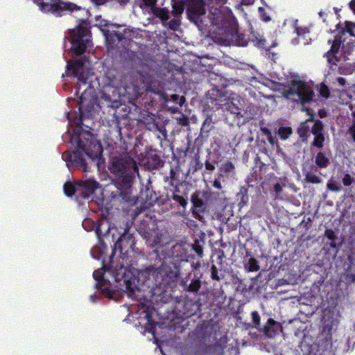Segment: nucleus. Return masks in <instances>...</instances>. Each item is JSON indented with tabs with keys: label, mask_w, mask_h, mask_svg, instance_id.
Returning <instances> with one entry per match:
<instances>
[{
	"label": "nucleus",
	"mask_w": 355,
	"mask_h": 355,
	"mask_svg": "<svg viewBox=\"0 0 355 355\" xmlns=\"http://www.w3.org/2000/svg\"><path fill=\"white\" fill-rule=\"evenodd\" d=\"M156 252L159 253V250ZM160 254L162 257L157 254L158 261L156 259L155 266H150L139 272L137 277L122 264H116L114 267L112 272L114 279L121 286H125L124 291L129 297L137 299L138 295L136 293L144 290V287L154 288L163 284L164 281L168 283L179 277L180 267L178 261H174V259L164 253L163 250H161Z\"/></svg>",
	"instance_id": "f257e3e1"
},
{
	"label": "nucleus",
	"mask_w": 355,
	"mask_h": 355,
	"mask_svg": "<svg viewBox=\"0 0 355 355\" xmlns=\"http://www.w3.org/2000/svg\"><path fill=\"white\" fill-rule=\"evenodd\" d=\"M67 71H71L78 79L76 94L79 98L78 110L82 121L84 116L93 109L96 94L93 83L97 77L92 69L85 67L82 58L67 61Z\"/></svg>",
	"instance_id": "f03ea898"
},
{
	"label": "nucleus",
	"mask_w": 355,
	"mask_h": 355,
	"mask_svg": "<svg viewBox=\"0 0 355 355\" xmlns=\"http://www.w3.org/2000/svg\"><path fill=\"white\" fill-rule=\"evenodd\" d=\"M71 139H74L76 144L75 150L72 153L64 152L62 158L69 168L80 167L84 172H87L86 157L93 162L98 161L102 156V145L90 131L75 132Z\"/></svg>",
	"instance_id": "7ed1b4c3"
},
{
	"label": "nucleus",
	"mask_w": 355,
	"mask_h": 355,
	"mask_svg": "<svg viewBox=\"0 0 355 355\" xmlns=\"http://www.w3.org/2000/svg\"><path fill=\"white\" fill-rule=\"evenodd\" d=\"M108 170L115 178V184H120L125 188L132 187L135 174L139 173L135 160L123 155L110 157Z\"/></svg>",
	"instance_id": "20e7f679"
},
{
	"label": "nucleus",
	"mask_w": 355,
	"mask_h": 355,
	"mask_svg": "<svg viewBox=\"0 0 355 355\" xmlns=\"http://www.w3.org/2000/svg\"><path fill=\"white\" fill-rule=\"evenodd\" d=\"M290 78V99L300 101L302 105L311 101L313 96L311 87L297 76L292 75Z\"/></svg>",
	"instance_id": "39448f33"
},
{
	"label": "nucleus",
	"mask_w": 355,
	"mask_h": 355,
	"mask_svg": "<svg viewBox=\"0 0 355 355\" xmlns=\"http://www.w3.org/2000/svg\"><path fill=\"white\" fill-rule=\"evenodd\" d=\"M40 8L44 12H50L56 16H62L64 11H77L81 8L71 2H64L62 0H51L50 2H40Z\"/></svg>",
	"instance_id": "423d86ee"
},
{
	"label": "nucleus",
	"mask_w": 355,
	"mask_h": 355,
	"mask_svg": "<svg viewBox=\"0 0 355 355\" xmlns=\"http://www.w3.org/2000/svg\"><path fill=\"white\" fill-rule=\"evenodd\" d=\"M87 33V29L83 26H79L71 32V50L76 55H83L89 45V40L86 38Z\"/></svg>",
	"instance_id": "0eeeda50"
},
{
	"label": "nucleus",
	"mask_w": 355,
	"mask_h": 355,
	"mask_svg": "<svg viewBox=\"0 0 355 355\" xmlns=\"http://www.w3.org/2000/svg\"><path fill=\"white\" fill-rule=\"evenodd\" d=\"M245 101L238 95H233L224 105L225 110L233 115L235 121H240L245 116Z\"/></svg>",
	"instance_id": "6e6552de"
},
{
	"label": "nucleus",
	"mask_w": 355,
	"mask_h": 355,
	"mask_svg": "<svg viewBox=\"0 0 355 355\" xmlns=\"http://www.w3.org/2000/svg\"><path fill=\"white\" fill-rule=\"evenodd\" d=\"M208 18L213 26L220 31H226L230 26V19L227 13L222 9L212 7L210 9Z\"/></svg>",
	"instance_id": "1a4fd4ad"
},
{
	"label": "nucleus",
	"mask_w": 355,
	"mask_h": 355,
	"mask_svg": "<svg viewBox=\"0 0 355 355\" xmlns=\"http://www.w3.org/2000/svg\"><path fill=\"white\" fill-rule=\"evenodd\" d=\"M191 202L192 204L191 211L193 216L200 222H205L204 214L209 211L205 202L200 198L198 192L191 194Z\"/></svg>",
	"instance_id": "9d476101"
},
{
	"label": "nucleus",
	"mask_w": 355,
	"mask_h": 355,
	"mask_svg": "<svg viewBox=\"0 0 355 355\" xmlns=\"http://www.w3.org/2000/svg\"><path fill=\"white\" fill-rule=\"evenodd\" d=\"M135 245L133 234L129 231V227H126L123 233L114 243V250H119L121 254L128 253L130 250H132Z\"/></svg>",
	"instance_id": "9b49d317"
},
{
	"label": "nucleus",
	"mask_w": 355,
	"mask_h": 355,
	"mask_svg": "<svg viewBox=\"0 0 355 355\" xmlns=\"http://www.w3.org/2000/svg\"><path fill=\"white\" fill-rule=\"evenodd\" d=\"M98 187V183L92 180L78 182L76 198L78 200L87 199L94 193Z\"/></svg>",
	"instance_id": "f8f14e48"
},
{
	"label": "nucleus",
	"mask_w": 355,
	"mask_h": 355,
	"mask_svg": "<svg viewBox=\"0 0 355 355\" xmlns=\"http://www.w3.org/2000/svg\"><path fill=\"white\" fill-rule=\"evenodd\" d=\"M102 270H97L93 272V277L96 281V286L98 289L101 290L102 293L109 298H112L114 294V291L108 286L109 281L104 278V272L108 270L107 266H103L101 268Z\"/></svg>",
	"instance_id": "ddd939ff"
},
{
	"label": "nucleus",
	"mask_w": 355,
	"mask_h": 355,
	"mask_svg": "<svg viewBox=\"0 0 355 355\" xmlns=\"http://www.w3.org/2000/svg\"><path fill=\"white\" fill-rule=\"evenodd\" d=\"M191 273H189L185 277L180 281V285L186 292L191 293H198L202 286L201 276L198 277L193 274V277Z\"/></svg>",
	"instance_id": "4468645a"
},
{
	"label": "nucleus",
	"mask_w": 355,
	"mask_h": 355,
	"mask_svg": "<svg viewBox=\"0 0 355 355\" xmlns=\"http://www.w3.org/2000/svg\"><path fill=\"white\" fill-rule=\"evenodd\" d=\"M179 306H181L178 309L180 314L182 318H187L200 311L201 304L198 301L187 298L180 302Z\"/></svg>",
	"instance_id": "2eb2a0df"
},
{
	"label": "nucleus",
	"mask_w": 355,
	"mask_h": 355,
	"mask_svg": "<svg viewBox=\"0 0 355 355\" xmlns=\"http://www.w3.org/2000/svg\"><path fill=\"white\" fill-rule=\"evenodd\" d=\"M188 15L190 18L197 19L205 14L204 1H189L187 6Z\"/></svg>",
	"instance_id": "dca6fc26"
},
{
	"label": "nucleus",
	"mask_w": 355,
	"mask_h": 355,
	"mask_svg": "<svg viewBox=\"0 0 355 355\" xmlns=\"http://www.w3.org/2000/svg\"><path fill=\"white\" fill-rule=\"evenodd\" d=\"M305 180L312 184H320L322 179L318 175V167L313 164H307L304 167Z\"/></svg>",
	"instance_id": "f3484780"
},
{
	"label": "nucleus",
	"mask_w": 355,
	"mask_h": 355,
	"mask_svg": "<svg viewBox=\"0 0 355 355\" xmlns=\"http://www.w3.org/2000/svg\"><path fill=\"white\" fill-rule=\"evenodd\" d=\"M282 331V325L272 318L268 319L267 322L263 328V332L269 338L275 337L278 334L279 331Z\"/></svg>",
	"instance_id": "a211bd4d"
},
{
	"label": "nucleus",
	"mask_w": 355,
	"mask_h": 355,
	"mask_svg": "<svg viewBox=\"0 0 355 355\" xmlns=\"http://www.w3.org/2000/svg\"><path fill=\"white\" fill-rule=\"evenodd\" d=\"M116 187L118 188L119 191V196L121 198L122 200L125 202H128V204L132 205L136 203V200L135 199H132L130 188L127 187L125 188L122 187L120 184H115Z\"/></svg>",
	"instance_id": "6ab92c4d"
},
{
	"label": "nucleus",
	"mask_w": 355,
	"mask_h": 355,
	"mask_svg": "<svg viewBox=\"0 0 355 355\" xmlns=\"http://www.w3.org/2000/svg\"><path fill=\"white\" fill-rule=\"evenodd\" d=\"M302 110L306 111L310 117L309 119H306L305 122L302 123L297 130V132L301 137L306 136L309 130V126L307 125V123L312 121V116L313 115V113L309 109L306 108L304 106H302Z\"/></svg>",
	"instance_id": "aec40b11"
},
{
	"label": "nucleus",
	"mask_w": 355,
	"mask_h": 355,
	"mask_svg": "<svg viewBox=\"0 0 355 355\" xmlns=\"http://www.w3.org/2000/svg\"><path fill=\"white\" fill-rule=\"evenodd\" d=\"M146 163L150 168L155 169L158 168L162 166V160L159 156L155 153H149L146 156Z\"/></svg>",
	"instance_id": "412c9836"
},
{
	"label": "nucleus",
	"mask_w": 355,
	"mask_h": 355,
	"mask_svg": "<svg viewBox=\"0 0 355 355\" xmlns=\"http://www.w3.org/2000/svg\"><path fill=\"white\" fill-rule=\"evenodd\" d=\"M341 44L342 47L343 49H346L347 51L352 50L354 46V42H352L351 44H345L343 42L342 43V42L340 41V37H336L331 45V51L332 53H337L340 47Z\"/></svg>",
	"instance_id": "4be33fe9"
},
{
	"label": "nucleus",
	"mask_w": 355,
	"mask_h": 355,
	"mask_svg": "<svg viewBox=\"0 0 355 355\" xmlns=\"http://www.w3.org/2000/svg\"><path fill=\"white\" fill-rule=\"evenodd\" d=\"M78 182H67L64 184L63 190L64 194L68 197H72L74 196L76 197V189H77Z\"/></svg>",
	"instance_id": "5701e85b"
},
{
	"label": "nucleus",
	"mask_w": 355,
	"mask_h": 355,
	"mask_svg": "<svg viewBox=\"0 0 355 355\" xmlns=\"http://www.w3.org/2000/svg\"><path fill=\"white\" fill-rule=\"evenodd\" d=\"M141 308L145 313V318L148 323L151 325L154 324V322L153 320V314L155 311L154 307L152 305H147L146 304L141 303Z\"/></svg>",
	"instance_id": "b1692460"
},
{
	"label": "nucleus",
	"mask_w": 355,
	"mask_h": 355,
	"mask_svg": "<svg viewBox=\"0 0 355 355\" xmlns=\"http://www.w3.org/2000/svg\"><path fill=\"white\" fill-rule=\"evenodd\" d=\"M153 14L162 21H167L169 18L168 10L166 8L153 7Z\"/></svg>",
	"instance_id": "393cba45"
},
{
	"label": "nucleus",
	"mask_w": 355,
	"mask_h": 355,
	"mask_svg": "<svg viewBox=\"0 0 355 355\" xmlns=\"http://www.w3.org/2000/svg\"><path fill=\"white\" fill-rule=\"evenodd\" d=\"M214 123L212 121V117L211 116H207L204 120L202 125L200 128V132L205 135V137L209 136V132L213 129Z\"/></svg>",
	"instance_id": "a878e982"
},
{
	"label": "nucleus",
	"mask_w": 355,
	"mask_h": 355,
	"mask_svg": "<svg viewBox=\"0 0 355 355\" xmlns=\"http://www.w3.org/2000/svg\"><path fill=\"white\" fill-rule=\"evenodd\" d=\"M293 27L295 29V33L297 36L304 37L306 34L309 33V28L304 24L298 21L297 20L293 24Z\"/></svg>",
	"instance_id": "bb28decb"
},
{
	"label": "nucleus",
	"mask_w": 355,
	"mask_h": 355,
	"mask_svg": "<svg viewBox=\"0 0 355 355\" xmlns=\"http://www.w3.org/2000/svg\"><path fill=\"white\" fill-rule=\"evenodd\" d=\"M123 39H125L123 34L119 31H113L110 34L106 35V40L110 44H114L116 41L119 43Z\"/></svg>",
	"instance_id": "cd10ccee"
},
{
	"label": "nucleus",
	"mask_w": 355,
	"mask_h": 355,
	"mask_svg": "<svg viewBox=\"0 0 355 355\" xmlns=\"http://www.w3.org/2000/svg\"><path fill=\"white\" fill-rule=\"evenodd\" d=\"M315 162L318 167L326 168L329 163V159L322 153H318L315 157Z\"/></svg>",
	"instance_id": "c85d7f7f"
},
{
	"label": "nucleus",
	"mask_w": 355,
	"mask_h": 355,
	"mask_svg": "<svg viewBox=\"0 0 355 355\" xmlns=\"http://www.w3.org/2000/svg\"><path fill=\"white\" fill-rule=\"evenodd\" d=\"M238 200H240L239 205L241 207L245 205L248 202V189L242 187L240 191L236 195Z\"/></svg>",
	"instance_id": "c756f323"
},
{
	"label": "nucleus",
	"mask_w": 355,
	"mask_h": 355,
	"mask_svg": "<svg viewBox=\"0 0 355 355\" xmlns=\"http://www.w3.org/2000/svg\"><path fill=\"white\" fill-rule=\"evenodd\" d=\"M245 268L249 272H257L259 270L260 266L258 261L254 257H250L245 265Z\"/></svg>",
	"instance_id": "7c9ffc66"
},
{
	"label": "nucleus",
	"mask_w": 355,
	"mask_h": 355,
	"mask_svg": "<svg viewBox=\"0 0 355 355\" xmlns=\"http://www.w3.org/2000/svg\"><path fill=\"white\" fill-rule=\"evenodd\" d=\"M184 10V3L182 1H175L172 4V12L175 15H181Z\"/></svg>",
	"instance_id": "2f4dec72"
},
{
	"label": "nucleus",
	"mask_w": 355,
	"mask_h": 355,
	"mask_svg": "<svg viewBox=\"0 0 355 355\" xmlns=\"http://www.w3.org/2000/svg\"><path fill=\"white\" fill-rule=\"evenodd\" d=\"M235 170L234 164L230 161H227L219 167L218 171L220 172H224L227 175L230 173H234Z\"/></svg>",
	"instance_id": "473e14b6"
},
{
	"label": "nucleus",
	"mask_w": 355,
	"mask_h": 355,
	"mask_svg": "<svg viewBox=\"0 0 355 355\" xmlns=\"http://www.w3.org/2000/svg\"><path fill=\"white\" fill-rule=\"evenodd\" d=\"M166 101H171L174 103L179 106H182L186 101V98L184 96H180L178 94H171Z\"/></svg>",
	"instance_id": "72a5a7b5"
},
{
	"label": "nucleus",
	"mask_w": 355,
	"mask_h": 355,
	"mask_svg": "<svg viewBox=\"0 0 355 355\" xmlns=\"http://www.w3.org/2000/svg\"><path fill=\"white\" fill-rule=\"evenodd\" d=\"M171 198L174 201L179 203L183 207H185L188 204V201L186 198L180 196L175 192L173 193Z\"/></svg>",
	"instance_id": "f704fd0d"
},
{
	"label": "nucleus",
	"mask_w": 355,
	"mask_h": 355,
	"mask_svg": "<svg viewBox=\"0 0 355 355\" xmlns=\"http://www.w3.org/2000/svg\"><path fill=\"white\" fill-rule=\"evenodd\" d=\"M191 248L194 252H196L199 257H202L203 248L198 240H195L194 243L192 244Z\"/></svg>",
	"instance_id": "c9c22d12"
},
{
	"label": "nucleus",
	"mask_w": 355,
	"mask_h": 355,
	"mask_svg": "<svg viewBox=\"0 0 355 355\" xmlns=\"http://www.w3.org/2000/svg\"><path fill=\"white\" fill-rule=\"evenodd\" d=\"M344 29L351 36L355 37V23L354 22L345 21Z\"/></svg>",
	"instance_id": "e433bc0d"
},
{
	"label": "nucleus",
	"mask_w": 355,
	"mask_h": 355,
	"mask_svg": "<svg viewBox=\"0 0 355 355\" xmlns=\"http://www.w3.org/2000/svg\"><path fill=\"white\" fill-rule=\"evenodd\" d=\"M323 124L321 121H317L312 127L311 132L313 135H322Z\"/></svg>",
	"instance_id": "4c0bfd02"
},
{
	"label": "nucleus",
	"mask_w": 355,
	"mask_h": 355,
	"mask_svg": "<svg viewBox=\"0 0 355 355\" xmlns=\"http://www.w3.org/2000/svg\"><path fill=\"white\" fill-rule=\"evenodd\" d=\"M328 189L333 191H338L340 190V184L334 179H330L327 184Z\"/></svg>",
	"instance_id": "58836bf2"
},
{
	"label": "nucleus",
	"mask_w": 355,
	"mask_h": 355,
	"mask_svg": "<svg viewBox=\"0 0 355 355\" xmlns=\"http://www.w3.org/2000/svg\"><path fill=\"white\" fill-rule=\"evenodd\" d=\"M207 137H205L204 133L200 132L198 137L194 140V146L198 149H200L202 146L205 139Z\"/></svg>",
	"instance_id": "ea45409f"
},
{
	"label": "nucleus",
	"mask_w": 355,
	"mask_h": 355,
	"mask_svg": "<svg viewBox=\"0 0 355 355\" xmlns=\"http://www.w3.org/2000/svg\"><path fill=\"white\" fill-rule=\"evenodd\" d=\"M210 277L212 280L220 282L221 280V277L218 275V270L217 267L212 264L211 266V275Z\"/></svg>",
	"instance_id": "a19ab883"
},
{
	"label": "nucleus",
	"mask_w": 355,
	"mask_h": 355,
	"mask_svg": "<svg viewBox=\"0 0 355 355\" xmlns=\"http://www.w3.org/2000/svg\"><path fill=\"white\" fill-rule=\"evenodd\" d=\"M324 141V137L322 134L314 135V140L313 142V145L318 148H322L323 146Z\"/></svg>",
	"instance_id": "79ce46f5"
},
{
	"label": "nucleus",
	"mask_w": 355,
	"mask_h": 355,
	"mask_svg": "<svg viewBox=\"0 0 355 355\" xmlns=\"http://www.w3.org/2000/svg\"><path fill=\"white\" fill-rule=\"evenodd\" d=\"M281 139L285 140L288 138V127H281L278 130Z\"/></svg>",
	"instance_id": "37998d69"
},
{
	"label": "nucleus",
	"mask_w": 355,
	"mask_h": 355,
	"mask_svg": "<svg viewBox=\"0 0 355 355\" xmlns=\"http://www.w3.org/2000/svg\"><path fill=\"white\" fill-rule=\"evenodd\" d=\"M319 92L322 96L326 98H327L330 94L329 88L324 84L320 85Z\"/></svg>",
	"instance_id": "c03bdc74"
},
{
	"label": "nucleus",
	"mask_w": 355,
	"mask_h": 355,
	"mask_svg": "<svg viewBox=\"0 0 355 355\" xmlns=\"http://www.w3.org/2000/svg\"><path fill=\"white\" fill-rule=\"evenodd\" d=\"M351 110L352 111V116L354 119V121L353 125H352V127L349 129V131H350V133L355 141V104L351 105Z\"/></svg>",
	"instance_id": "a18cd8bd"
},
{
	"label": "nucleus",
	"mask_w": 355,
	"mask_h": 355,
	"mask_svg": "<svg viewBox=\"0 0 355 355\" xmlns=\"http://www.w3.org/2000/svg\"><path fill=\"white\" fill-rule=\"evenodd\" d=\"M252 322L255 326L260 325V316L257 311H253L252 313Z\"/></svg>",
	"instance_id": "49530a36"
},
{
	"label": "nucleus",
	"mask_w": 355,
	"mask_h": 355,
	"mask_svg": "<svg viewBox=\"0 0 355 355\" xmlns=\"http://www.w3.org/2000/svg\"><path fill=\"white\" fill-rule=\"evenodd\" d=\"M95 233L98 239L99 243L101 244H102V238L101 237L103 236V233L101 232V225L98 223L96 225Z\"/></svg>",
	"instance_id": "de8ad7c7"
},
{
	"label": "nucleus",
	"mask_w": 355,
	"mask_h": 355,
	"mask_svg": "<svg viewBox=\"0 0 355 355\" xmlns=\"http://www.w3.org/2000/svg\"><path fill=\"white\" fill-rule=\"evenodd\" d=\"M343 182L345 186H349L352 183L350 175L346 174L343 179Z\"/></svg>",
	"instance_id": "09e8293b"
},
{
	"label": "nucleus",
	"mask_w": 355,
	"mask_h": 355,
	"mask_svg": "<svg viewBox=\"0 0 355 355\" xmlns=\"http://www.w3.org/2000/svg\"><path fill=\"white\" fill-rule=\"evenodd\" d=\"M205 168L208 171H213L215 169L214 164L210 162L209 160H206L205 163Z\"/></svg>",
	"instance_id": "8fccbe9b"
},
{
	"label": "nucleus",
	"mask_w": 355,
	"mask_h": 355,
	"mask_svg": "<svg viewBox=\"0 0 355 355\" xmlns=\"http://www.w3.org/2000/svg\"><path fill=\"white\" fill-rule=\"evenodd\" d=\"M157 0H143L144 4L146 7H155Z\"/></svg>",
	"instance_id": "3c124183"
},
{
	"label": "nucleus",
	"mask_w": 355,
	"mask_h": 355,
	"mask_svg": "<svg viewBox=\"0 0 355 355\" xmlns=\"http://www.w3.org/2000/svg\"><path fill=\"white\" fill-rule=\"evenodd\" d=\"M175 177H176V173L175 172V171L173 168H171L170 170V173H169L170 184L171 186L173 185V181L175 180Z\"/></svg>",
	"instance_id": "603ef678"
},
{
	"label": "nucleus",
	"mask_w": 355,
	"mask_h": 355,
	"mask_svg": "<svg viewBox=\"0 0 355 355\" xmlns=\"http://www.w3.org/2000/svg\"><path fill=\"white\" fill-rule=\"evenodd\" d=\"M346 280L348 282L354 283L355 282V275L351 272H349L345 275Z\"/></svg>",
	"instance_id": "864d4df0"
},
{
	"label": "nucleus",
	"mask_w": 355,
	"mask_h": 355,
	"mask_svg": "<svg viewBox=\"0 0 355 355\" xmlns=\"http://www.w3.org/2000/svg\"><path fill=\"white\" fill-rule=\"evenodd\" d=\"M274 191L277 194H279L282 191V185L280 183H276L273 186Z\"/></svg>",
	"instance_id": "5fc2aeb1"
},
{
	"label": "nucleus",
	"mask_w": 355,
	"mask_h": 355,
	"mask_svg": "<svg viewBox=\"0 0 355 355\" xmlns=\"http://www.w3.org/2000/svg\"><path fill=\"white\" fill-rule=\"evenodd\" d=\"M212 186L218 189V190H220L222 189V185H221V182L220 181L218 180V179H215L213 182H212Z\"/></svg>",
	"instance_id": "6e6d98bb"
},
{
	"label": "nucleus",
	"mask_w": 355,
	"mask_h": 355,
	"mask_svg": "<svg viewBox=\"0 0 355 355\" xmlns=\"http://www.w3.org/2000/svg\"><path fill=\"white\" fill-rule=\"evenodd\" d=\"M325 236L328 239L333 240L334 239V232L332 230H327L325 232Z\"/></svg>",
	"instance_id": "4d7b16f0"
},
{
	"label": "nucleus",
	"mask_w": 355,
	"mask_h": 355,
	"mask_svg": "<svg viewBox=\"0 0 355 355\" xmlns=\"http://www.w3.org/2000/svg\"><path fill=\"white\" fill-rule=\"evenodd\" d=\"M336 81L338 82L340 86H344L345 85V79L342 77L338 78L336 79Z\"/></svg>",
	"instance_id": "13d9d810"
},
{
	"label": "nucleus",
	"mask_w": 355,
	"mask_h": 355,
	"mask_svg": "<svg viewBox=\"0 0 355 355\" xmlns=\"http://www.w3.org/2000/svg\"><path fill=\"white\" fill-rule=\"evenodd\" d=\"M349 6L350 9L352 10V12L355 14V0H352L349 3Z\"/></svg>",
	"instance_id": "bf43d9fd"
},
{
	"label": "nucleus",
	"mask_w": 355,
	"mask_h": 355,
	"mask_svg": "<svg viewBox=\"0 0 355 355\" xmlns=\"http://www.w3.org/2000/svg\"><path fill=\"white\" fill-rule=\"evenodd\" d=\"M177 26H178V24L175 19H173L170 21V28H171L175 30Z\"/></svg>",
	"instance_id": "052dcab7"
},
{
	"label": "nucleus",
	"mask_w": 355,
	"mask_h": 355,
	"mask_svg": "<svg viewBox=\"0 0 355 355\" xmlns=\"http://www.w3.org/2000/svg\"><path fill=\"white\" fill-rule=\"evenodd\" d=\"M227 174L225 173L224 172H220L218 171V175H217V178L216 179H218L220 181L221 180V179L225 176Z\"/></svg>",
	"instance_id": "680f3d73"
},
{
	"label": "nucleus",
	"mask_w": 355,
	"mask_h": 355,
	"mask_svg": "<svg viewBox=\"0 0 355 355\" xmlns=\"http://www.w3.org/2000/svg\"><path fill=\"white\" fill-rule=\"evenodd\" d=\"M169 110H171L173 113H176L179 112V108L178 107H171Z\"/></svg>",
	"instance_id": "e2e57ef3"
},
{
	"label": "nucleus",
	"mask_w": 355,
	"mask_h": 355,
	"mask_svg": "<svg viewBox=\"0 0 355 355\" xmlns=\"http://www.w3.org/2000/svg\"><path fill=\"white\" fill-rule=\"evenodd\" d=\"M284 94V96L286 98H288V90H285L283 93Z\"/></svg>",
	"instance_id": "0e129e2a"
},
{
	"label": "nucleus",
	"mask_w": 355,
	"mask_h": 355,
	"mask_svg": "<svg viewBox=\"0 0 355 355\" xmlns=\"http://www.w3.org/2000/svg\"><path fill=\"white\" fill-rule=\"evenodd\" d=\"M319 115L321 118L324 117V112L323 111H320L319 112Z\"/></svg>",
	"instance_id": "69168bd1"
},
{
	"label": "nucleus",
	"mask_w": 355,
	"mask_h": 355,
	"mask_svg": "<svg viewBox=\"0 0 355 355\" xmlns=\"http://www.w3.org/2000/svg\"><path fill=\"white\" fill-rule=\"evenodd\" d=\"M174 192L176 193L177 192H180V189L178 186H175Z\"/></svg>",
	"instance_id": "338daca9"
},
{
	"label": "nucleus",
	"mask_w": 355,
	"mask_h": 355,
	"mask_svg": "<svg viewBox=\"0 0 355 355\" xmlns=\"http://www.w3.org/2000/svg\"><path fill=\"white\" fill-rule=\"evenodd\" d=\"M191 268L193 269H196V266L194 264L191 265Z\"/></svg>",
	"instance_id": "774afa93"
}]
</instances>
